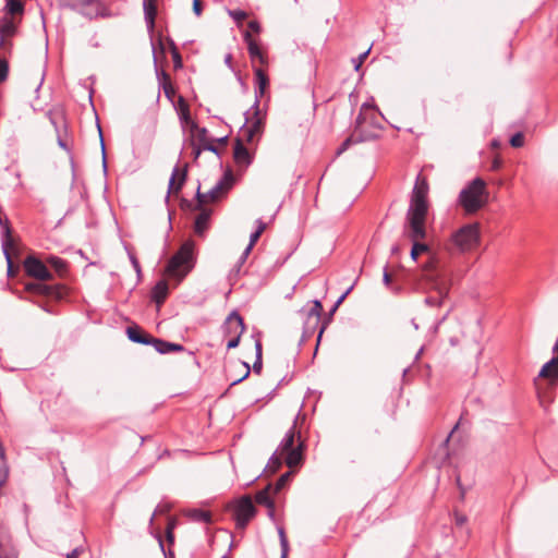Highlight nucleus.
<instances>
[{
    "mask_svg": "<svg viewBox=\"0 0 558 558\" xmlns=\"http://www.w3.org/2000/svg\"><path fill=\"white\" fill-rule=\"evenodd\" d=\"M429 185L428 181L422 174L416 177L414 187L410 196V205L407 211V236L412 241L410 256L416 262L420 254H428V259L423 265L426 277L432 278L439 267L440 259L426 243H422L427 235L425 222L428 214Z\"/></svg>",
    "mask_w": 558,
    "mask_h": 558,
    "instance_id": "nucleus-1",
    "label": "nucleus"
},
{
    "mask_svg": "<svg viewBox=\"0 0 558 558\" xmlns=\"http://www.w3.org/2000/svg\"><path fill=\"white\" fill-rule=\"evenodd\" d=\"M322 312L323 305L319 300L308 301L298 311V315L303 324L301 342H305L318 330L316 348L318 347L322 336L328 325L327 320L322 322Z\"/></svg>",
    "mask_w": 558,
    "mask_h": 558,
    "instance_id": "nucleus-2",
    "label": "nucleus"
},
{
    "mask_svg": "<svg viewBox=\"0 0 558 558\" xmlns=\"http://www.w3.org/2000/svg\"><path fill=\"white\" fill-rule=\"evenodd\" d=\"M195 243L185 241L179 251L169 259L166 272L170 278L181 281L195 266Z\"/></svg>",
    "mask_w": 558,
    "mask_h": 558,
    "instance_id": "nucleus-3",
    "label": "nucleus"
},
{
    "mask_svg": "<svg viewBox=\"0 0 558 558\" xmlns=\"http://www.w3.org/2000/svg\"><path fill=\"white\" fill-rule=\"evenodd\" d=\"M304 444L301 441L300 433L296 430V422L288 429L282 438L278 451L284 456L287 465L292 469L299 466L303 461Z\"/></svg>",
    "mask_w": 558,
    "mask_h": 558,
    "instance_id": "nucleus-4",
    "label": "nucleus"
},
{
    "mask_svg": "<svg viewBox=\"0 0 558 558\" xmlns=\"http://www.w3.org/2000/svg\"><path fill=\"white\" fill-rule=\"evenodd\" d=\"M486 191V183L481 178L472 180L459 195V203L468 214H473L480 210L485 202L483 196Z\"/></svg>",
    "mask_w": 558,
    "mask_h": 558,
    "instance_id": "nucleus-5",
    "label": "nucleus"
},
{
    "mask_svg": "<svg viewBox=\"0 0 558 558\" xmlns=\"http://www.w3.org/2000/svg\"><path fill=\"white\" fill-rule=\"evenodd\" d=\"M451 241L461 252L471 251L480 242V229L477 223H469L457 230Z\"/></svg>",
    "mask_w": 558,
    "mask_h": 558,
    "instance_id": "nucleus-6",
    "label": "nucleus"
},
{
    "mask_svg": "<svg viewBox=\"0 0 558 558\" xmlns=\"http://www.w3.org/2000/svg\"><path fill=\"white\" fill-rule=\"evenodd\" d=\"M233 177L230 172L223 174L220 180L206 193H202L199 189L196 193L198 207L203 206L207 202H216L223 194H226L232 186Z\"/></svg>",
    "mask_w": 558,
    "mask_h": 558,
    "instance_id": "nucleus-7",
    "label": "nucleus"
},
{
    "mask_svg": "<svg viewBox=\"0 0 558 558\" xmlns=\"http://www.w3.org/2000/svg\"><path fill=\"white\" fill-rule=\"evenodd\" d=\"M69 5L89 20L107 15L101 0H69Z\"/></svg>",
    "mask_w": 558,
    "mask_h": 558,
    "instance_id": "nucleus-8",
    "label": "nucleus"
},
{
    "mask_svg": "<svg viewBox=\"0 0 558 558\" xmlns=\"http://www.w3.org/2000/svg\"><path fill=\"white\" fill-rule=\"evenodd\" d=\"M256 508L248 496L239 499L233 506V518L236 527L244 529L250 520L255 515Z\"/></svg>",
    "mask_w": 558,
    "mask_h": 558,
    "instance_id": "nucleus-9",
    "label": "nucleus"
},
{
    "mask_svg": "<svg viewBox=\"0 0 558 558\" xmlns=\"http://www.w3.org/2000/svg\"><path fill=\"white\" fill-rule=\"evenodd\" d=\"M26 290L37 295H44L50 299L60 300L65 295L66 289L63 284H49L45 281L32 282L26 284Z\"/></svg>",
    "mask_w": 558,
    "mask_h": 558,
    "instance_id": "nucleus-10",
    "label": "nucleus"
},
{
    "mask_svg": "<svg viewBox=\"0 0 558 558\" xmlns=\"http://www.w3.org/2000/svg\"><path fill=\"white\" fill-rule=\"evenodd\" d=\"M24 268L28 276L37 280L49 281L52 280L53 278L47 265L34 256H28L25 259Z\"/></svg>",
    "mask_w": 558,
    "mask_h": 558,
    "instance_id": "nucleus-11",
    "label": "nucleus"
},
{
    "mask_svg": "<svg viewBox=\"0 0 558 558\" xmlns=\"http://www.w3.org/2000/svg\"><path fill=\"white\" fill-rule=\"evenodd\" d=\"M222 329L225 336H242L245 331V325L242 316L236 311H232L226 318Z\"/></svg>",
    "mask_w": 558,
    "mask_h": 558,
    "instance_id": "nucleus-12",
    "label": "nucleus"
},
{
    "mask_svg": "<svg viewBox=\"0 0 558 558\" xmlns=\"http://www.w3.org/2000/svg\"><path fill=\"white\" fill-rule=\"evenodd\" d=\"M128 338L135 343L145 344V345H153L155 350L157 351V341H159V338H155L148 332L144 331L138 326H131L126 329Z\"/></svg>",
    "mask_w": 558,
    "mask_h": 558,
    "instance_id": "nucleus-13",
    "label": "nucleus"
},
{
    "mask_svg": "<svg viewBox=\"0 0 558 558\" xmlns=\"http://www.w3.org/2000/svg\"><path fill=\"white\" fill-rule=\"evenodd\" d=\"M553 352L555 355L543 365L538 376L555 383L558 381V337L553 347Z\"/></svg>",
    "mask_w": 558,
    "mask_h": 558,
    "instance_id": "nucleus-14",
    "label": "nucleus"
},
{
    "mask_svg": "<svg viewBox=\"0 0 558 558\" xmlns=\"http://www.w3.org/2000/svg\"><path fill=\"white\" fill-rule=\"evenodd\" d=\"M254 74H255V82H256V88H255V101L252 106V109H257L260 102V98L264 96L266 88L269 85V78L265 71L260 68H254Z\"/></svg>",
    "mask_w": 558,
    "mask_h": 558,
    "instance_id": "nucleus-15",
    "label": "nucleus"
},
{
    "mask_svg": "<svg viewBox=\"0 0 558 558\" xmlns=\"http://www.w3.org/2000/svg\"><path fill=\"white\" fill-rule=\"evenodd\" d=\"M436 276L437 272L432 278L426 277L428 280L433 281L437 293V295H428L425 298V303L429 306H440L444 299L447 298L449 293L447 284L445 282H438Z\"/></svg>",
    "mask_w": 558,
    "mask_h": 558,
    "instance_id": "nucleus-16",
    "label": "nucleus"
},
{
    "mask_svg": "<svg viewBox=\"0 0 558 558\" xmlns=\"http://www.w3.org/2000/svg\"><path fill=\"white\" fill-rule=\"evenodd\" d=\"M244 124L260 137L264 129V118L260 114L259 107L257 109L251 108L245 112Z\"/></svg>",
    "mask_w": 558,
    "mask_h": 558,
    "instance_id": "nucleus-17",
    "label": "nucleus"
},
{
    "mask_svg": "<svg viewBox=\"0 0 558 558\" xmlns=\"http://www.w3.org/2000/svg\"><path fill=\"white\" fill-rule=\"evenodd\" d=\"M195 208L199 210V214L195 218L194 231L197 235L202 236L208 229L213 210L203 206L198 207V204Z\"/></svg>",
    "mask_w": 558,
    "mask_h": 558,
    "instance_id": "nucleus-18",
    "label": "nucleus"
},
{
    "mask_svg": "<svg viewBox=\"0 0 558 558\" xmlns=\"http://www.w3.org/2000/svg\"><path fill=\"white\" fill-rule=\"evenodd\" d=\"M244 40H245V43L247 45V50H248V54H250L251 60L253 62H255L257 60L260 64H266L267 63V57L263 53L260 47L252 38V36H251V34L248 32H246L244 34Z\"/></svg>",
    "mask_w": 558,
    "mask_h": 558,
    "instance_id": "nucleus-19",
    "label": "nucleus"
},
{
    "mask_svg": "<svg viewBox=\"0 0 558 558\" xmlns=\"http://www.w3.org/2000/svg\"><path fill=\"white\" fill-rule=\"evenodd\" d=\"M233 157L238 166L247 167L252 162V156L241 138L235 141Z\"/></svg>",
    "mask_w": 558,
    "mask_h": 558,
    "instance_id": "nucleus-20",
    "label": "nucleus"
},
{
    "mask_svg": "<svg viewBox=\"0 0 558 558\" xmlns=\"http://www.w3.org/2000/svg\"><path fill=\"white\" fill-rule=\"evenodd\" d=\"M156 73H157L159 88H161L163 90L165 96L169 100H172V98L175 94V89L171 83L170 75L163 70H158V68H156Z\"/></svg>",
    "mask_w": 558,
    "mask_h": 558,
    "instance_id": "nucleus-21",
    "label": "nucleus"
},
{
    "mask_svg": "<svg viewBox=\"0 0 558 558\" xmlns=\"http://www.w3.org/2000/svg\"><path fill=\"white\" fill-rule=\"evenodd\" d=\"M185 177H186V171L185 170L180 171L179 167L175 166L172 171L171 178L169 180L167 199L169 198L170 193L180 192V190L182 189V185L185 181Z\"/></svg>",
    "mask_w": 558,
    "mask_h": 558,
    "instance_id": "nucleus-22",
    "label": "nucleus"
},
{
    "mask_svg": "<svg viewBox=\"0 0 558 558\" xmlns=\"http://www.w3.org/2000/svg\"><path fill=\"white\" fill-rule=\"evenodd\" d=\"M169 292L168 283L165 280L158 281L155 287L151 290V299L157 304V306H160Z\"/></svg>",
    "mask_w": 558,
    "mask_h": 558,
    "instance_id": "nucleus-23",
    "label": "nucleus"
},
{
    "mask_svg": "<svg viewBox=\"0 0 558 558\" xmlns=\"http://www.w3.org/2000/svg\"><path fill=\"white\" fill-rule=\"evenodd\" d=\"M144 16L149 29H154L155 27V19L157 15V5L156 0H144L143 3Z\"/></svg>",
    "mask_w": 558,
    "mask_h": 558,
    "instance_id": "nucleus-24",
    "label": "nucleus"
},
{
    "mask_svg": "<svg viewBox=\"0 0 558 558\" xmlns=\"http://www.w3.org/2000/svg\"><path fill=\"white\" fill-rule=\"evenodd\" d=\"M369 138L371 137H368V136H362L361 134H357L356 132H354L352 135H350L349 137H347L342 142V144L338 147V149L336 151V155L340 156L347 149H349V147L352 146L353 144L362 143V142L367 141Z\"/></svg>",
    "mask_w": 558,
    "mask_h": 558,
    "instance_id": "nucleus-25",
    "label": "nucleus"
},
{
    "mask_svg": "<svg viewBox=\"0 0 558 558\" xmlns=\"http://www.w3.org/2000/svg\"><path fill=\"white\" fill-rule=\"evenodd\" d=\"M186 517L192 521L209 524L211 523V513L203 509H191L186 512Z\"/></svg>",
    "mask_w": 558,
    "mask_h": 558,
    "instance_id": "nucleus-26",
    "label": "nucleus"
},
{
    "mask_svg": "<svg viewBox=\"0 0 558 558\" xmlns=\"http://www.w3.org/2000/svg\"><path fill=\"white\" fill-rule=\"evenodd\" d=\"M157 352L160 354H167L170 352H182L184 351V347L179 343L169 342L160 339L157 341Z\"/></svg>",
    "mask_w": 558,
    "mask_h": 558,
    "instance_id": "nucleus-27",
    "label": "nucleus"
},
{
    "mask_svg": "<svg viewBox=\"0 0 558 558\" xmlns=\"http://www.w3.org/2000/svg\"><path fill=\"white\" fill-rule=\"evenodd\" d=\"M47 264L54 269L58 276L63 277L66 272V263L64 259L58 256H49L47 258Z\"/></svg>",
    "mask_w": 558,
    "mask_h": 558,
    "instance_id": "nucleus-28",
    "label": "nucleus"
},
{
    "mask_svg": "<svg viewBox=\"0 0 558 558\" xmlns=\"http://www.w3.org/2000/svg\"><path fill=\"white\" fill-rule=\"evenodd\" d=\"M263 369V347L262 342L257 340L255 342V362L253 364V372L255 374H260Z\"/></svg>",
    "mask_w": 558,
    "mask_h": 558,
    "instance_id": "nucleus-29",
    "label": "nucleus"
},
{
    "mask_svg": "<svg viewBox=\"0 0 558 558\" xmlns=\"http://www.w3.org/2000/svg\"><path fill=\"white\" fill-rule=\"evenodd\" d=\"M268 490H269V487H267V488H265L263 490H259L255 495V500H256L257 504L266 506L267 508L271 509L274 507V501L270 498Z\"/></svg>",
    "mask_w": 558,
    "mask_h": 558,
    "instance_id": "nucleus-30",
    "label": "nucleus"
},
{
    "mask_svg": "<svg viewBox=\"0 0 558 558\" xmlns=\"http://www.w3.org/2000/svg\"><path fill=\"white\" fill-rule=\"evenodd\" d=\"M5 9L11 15L22 14L24 12V3L21 0H7Z\"/></svg>",
    "mask_w": 558,
    "mask_h": 558,
    "instance_id": "nucleus-31",
    "label": "nucleus"
},
{
    "mask_svg": "<svg viewBox=\"0 0 558 558\" xmlns=\"http://www.w3.org/2000/svg\"><path fill=\"white\" fill-rule=\"evenodd\" d=\"M191 130L192 132H195V137L202 145L207 143L208 131L206 128H199L194 121H192Z\"/></svg>",
    "mask_w": 558,
    "mask_h": 558,
    "instance_id": "nucleus-32",
    "label": "nucleus"
},
{
    "mask_svg": "<svg viewBox=\"0 0 558 558\" xmlns=\"http://www.w3.org/2000/svg\"><path fill=\"white\" fill-rule=\"evenodd\" d=\"M282 464L281 458L278 456V450L272 453L269 458V461L266 465L265 471H269L270 473H275Z\"/></svg>",
    "mask_w": 558,
    "mask_h": 558,
    "instance_id": "nucleus-33",
    "label": "nucleus"
},
{
    "mask_svg": "<svg viewBox=\"0 0 558 558\" xmlns=\"http://www.w3.org/2000/svg\"><path fill=\"white\" fill-rule=\"evenodd\" d=\"M279 539H280V547H281V557L280 558H287L289 553V543L286 535V532L283 527L278 529Z\"/></svg>",
    "mask_w": 558,
    "mask_h": 558,
    "instance_id": "nucleus-34",
    "label": "nucleus"
},
{
    "mask_svg": "<svg viewBox=\"0 0 558 558\" xmlns=\"http://www.w3.org/2000/svg\"><path fill=\"white\" fill-rule=\"evenodd\" d=\"M259 136L256 135L251 129H248V126H246L245 124H243V126L241 128V140L242 142H247V143H253L256 138H258Z\"/></svg>",
    "mask_w": 558,
    "mask_h": 558,
    "instance_id": "nucleus-35",
    "label": "nucleus"
},
{
    "mask_svg": "<svg viewBox=\"0 0 558 558\" xmlns=\"http://www.w3.org/2000/svg\"><path fill=\"white\" fill-rule=\"evenodd\" d=\"M2 36H12L15 33V25L9 21L3 24L0 28ZM3 37L0 39V44L2 43Z\"/></svg>",
    "mask_w": 558,
    "mask_h": 558,
    "instance_id": "nucleus-36",
    "label": "nucleus"
},
{
    "mask_svg": "<svg viewBox=\"0 0 558 558\" xmlns=\"http://www.w3.org/2000/svg\"><path fill=\"white\" fill-rule=\"evenodd\" d=\"M171 54L173 59L174 69H181L183 66L181 54L178 48L172 43Z\"/></svg>",
    "mask_w": 558,
    "mask_h": 558,
    "instance_id": "nucleus-37",
    "label": "nucleus"
},
{
    "mask_svg": "<svg viewBox=\"0 0 558 558\" xmlns=\"http://www.w3.org/2000/svg\"><path fill=\"white\" fill-rule=\"evenodd\" d=\"M524 144V135L521 132L513 134L510 138V145L514 148L522 147Z\"/></svg>",
    "mask_w": 558,
    "mask_h": 558,
    "instance_id": "nucleus-38",
    "label": "nucleus"
},
{
    "mask_svg": "<svg viewBox=\"0 0 558 558\" xmlns=\"http://www.w3.org/2000/svg\"><path fill=\"white\" fill-rule=\"evenodd\" d=\"M9 477V466L4 461H2V464L0 465V487L3 486Z\"/></svg>",
    "mask_w": 558,
    "mask_h": 558,
    "instance_id": "nucleus-39",
    "label": "nucleus"
},
{
    "mask_svg": "<svg viewBox=\"0 0 558 558\" xmlns=\"http://www.w3.org/2000/svg\"><path fill=\"white\" fill-rule=\"evenodd\" d=\"M291 475H292V472L290 471V472H287V473L282 474V475L278 478V481H277V483H276V490H277V492H278V490H280V489H282V488L286 486V484L289 482V480H290Z\"/></svg>",
    "mask_w": 558,
    "mask_h": 558,
    "instance_id": "nucleus-40",
    "label": "nucleus"
},
{
    "mask_svg": "<svg viewBox=\"0 0 558 558\" xmlns=\"http://www.w3.org/2000/svg\"><path fill=\"white\" fill-rule=\"evenodd\" d=\"M9 74V64L7 60L0 59V83L4 82L8 78Z\"/></svg>",
    "mask_w": 558,
    "mask_h": 558,
    "instance_id": "nucleus-41",
    "label": "nucleus"
},
{
    "mask_svg": "<svg viewBox=\"0 0 558 558\" xmlns=\"http://www.w3.org/2000/svg\"><path fill=\"white\" fill-rule=\"evenodd\" d=\"M369 53V49L364 51L363 53H361L357 59H354L353 62H354V69L355 71H359V69L361 68L362 63L364 62V60L366 59V57L368 56Z\"/></svg>",
    "mask_w": 558,
    "mask_h": 558,
    "instance_id": "nucleus-42",
    "label": "nucleus"
},
{
    "mask_svg": "<svg viewBox=\"0 0 558 558\" xmlns=\"http://www.w3.org/2000/svg\"><path fill=\"white\" fill-rule=\"evenodd\" d=\"M230 15L236 21V22H241L243 20L246 19L247 14L246 12L242 11V10H235V11H230Z\"/></svg>",
    "mask_w": 558,
    "mask_h": 558,
    "instance_id": "nucleus-43",
    "label": "nucleus"
},
{
    "mask_svg": "<svg viewBox=\"0 0 558 558\" xmlns=\"http://www.w3.org/2000/svg\"><path fill=\"white\" fill-rule=\"evenodd\" d=\"M241 337L242 336H232V337H230L229 341L227 342V349L228 350L235 349L239 345V343H240Z\"/></svg>",
    "mask_w": 558,
    "mask_h": 558,
    "instance_id": "nucleus-44",
    "label": "nucleus"
},
{
    "mask_svg": "<svg viewBox=\"0 0 558 558\" xmlns=\"http://www.w3.org/2000/svg\"><path fill=\"white\" fill-rule=\"evenodd\" d=\"M83 550L84 548L82 546L75 547L72 551L65 555V558H78Z\"/></svg>",
    "mask_w": 558,
    "mask_h": 558,
    "instance_id": "nucleus-45",
    "label": "nucleus"
},
{
    "mask_svg": "<svg viewBox=\"0 0 558 558\" xmlns=\"http://www.w3.org/2000/svg\"><path fill=\"white\" fill-rule=\"evenodd\" d=\"M243 366L245 367V373H244V375H243L241 378H239V379L234 380V381L232 383V385L239 384L240 381H242V380H244L246 377H248V375H250V373H251L250 365H248L246 362H243Z\"/></svg>",
    "mask_w": 558,
    "mask_h": 558,
    "instance_id": "nucleus-46",
    "label": "nucleus"
},
{
    "mask_svg": "<svg viewBox=\"0 0 558 558\" xmlns=\"http://www.w3.org/2000/svg\"><path fill=\"white\" fill-rule=\"evenodd\" d=\"M466 522V517L460 513L454 514V523L458 526H462Z\"/></svg>",
    "mask_w": 558,
    "mask_h": 558,
    "instance_id": "nucleus-47",
    "label": "nucleus"
},
{
    "mask_svg": "<svg viewBox=\"0 0 558 558\" xmlns=\"http://www.w3.org/2000/svg\"><path fill=\"white\" fill-rule=\"evenodd\" d=\"M167 510H168V508L166 506L165 507L163 506H158L157 509L155 510V512L153 513V515L149 519V525H153L156 513H162V512H166Z\"/></svg>",
    "mask_w": 558,
    "mask_h": 558,
    "instance_id": "nucleus-48",
    "label": "nucleus"
},
{
    "mask_svg": "<svg viewBox=\"0 0 558 558\" xmlns=\"http://www.w3.org/2000/svg\"><path fill=\"white\" fill-rule=\"evenodd\" d=\"M193 11L199 16L202 14V2L201 0H193Z\"/></svg>",
    "mask_w": 558,
    "mask_h": 558,
    "instance_id": "nucleus-49",
    "label": "nucleus"
},
{
    "mask_svg": "<svg viewBox=\"0 0 558 558\" xmlns=\"http://www.w3.org/2000/svg\"><path fill=\"white\" fill-rule=\"evenodd\" d=\"M130 259H131V264H132L134 270L137 274H140L141 272V265H140L137 258L134 255L130 254Z\"/></svg>",
    "mask_w": 558,
    "mask_h": 558,
    "instance_id": "nucleus-50",
    "label": "nucleus"
},
{
    "mask_svg": "<svg viewBox=\"0 0 558 558\" xmlns=\"http://www.w3.org/2000/svg\"><path fill=\"white\" fill-rule=\"evenodd\" d=\"M383 281H384V284H385L386 287H390V283H391V276H390V274L388 272L387 267H385V269H384Z\"/></svg>",
    "mask_w": 558,
    "mask_h": 558,
    "instance_id": "nucleus-51",
    "label": "nucleus"
},
{
    "mask_svg": "<svg viewBox=\"0 0 558 558\" xmlns=\"http://www.w3.org/2000/svg\"><path fill=\"white\" fill-rule=\"evenodd\" d=\"M256 227L255 231L262 234L266 230L267 225L262 219H257Z\"/></svg>",
    "mask_w": 558,
    "mask_h": 558,
    "instance_id": "nucleus-52",
    "label": "nucleus"
},
{
    "mask_svg": "<svg viewBox=\"0 0 558 558\" xmlns=\"http://www.w3.org/2000/svg\"><path fill=\"white\" fill-rule=\"evenodd\" d=\"M203 149L208 150V151H211V153H214V154H216V155H218V154H219L218 148H217L214 144H211V143H206V144H204V145H203Z\"/></svg>",
    "mask_w": 558,
    "mask_h": 558,
    "instance_id": "nucleus-53",
    "label": "nucleus"
},
{
    "mask_svg": "<svg viewBox=\"0 0 558 558\" xmlns=\"http://www.w3.org/2000/svg\"><path fill=\"white\" fill-rule=\"evenodd\" d=\"M157 538H158L160 549L162 550V553L165 555V558H168V556H173V553L171 550H169L168 553L165 550L163 541L161 539L160 535H158Z\"/></svg>",
    "mask_w": 558,
    "mask_h": 558,
    "instance_id": "nucleus-54",
    "label": "nucleus"
},
{
    "mask_svg": "<svg viewBox=\"0 0 558 558\" xmlns=\"http://www.w3.org/2000/svg\"><path fill=\"white\" fill-rule=\"evenodd\" d=\"M502 161L500 158L496 157L492 162V170L497 171L501 168Z\"/></svg>",
    "mask_w": 558,
    "mask_h": 558,
    "instance_id": "nucleus-55",
    "label": "nucleus"
},
{
    "mask_svg": "<svg viewBox=\"0 0 558 558\" xmlns=\"http://www.w3.org/2000/svg\"><path fill=\"white\" fill-rule=\"evenodd\" d=\"M181 119L185 122H192L191 121V117H190V111H189V108L185 107L184 109H182V112H181Z\"/></svg>",
    "mask_w": 558,
    "mask_h": 558,
    "instance_id": "nucleus-56",
    "label": "nucleus"
},
{
    "mask_svg": "<svg viewBox=\"0 0 558 558\" xmlns=\"http://www.w3.org/2000/svg\"><path fill=\"white\" fill-rule=\"evenodd\" d=\"M260 235H262V234H260V233H258L257 231H254V232L250 235V244H251V246H254V245H255V243L258 241V239H259V236H260Z\"/></svg>",
    "mask_w": 558,
    "mask_h": 558,
    "instance_id": "nucleus-57",
    "label": "nucleus"
},
{
    "mask_svg": "<svg viewBox=\"0 0 558 558\" xmlns=\"http://www.w3.org/2000/svg\"><path fill=\"white\" fill-rule=\"evenodd\" d=\"M100 145H101V150H102L104 168L106 169V167H107V162H106V150H105V142H104L102 133H101V132H100Z\"/></svg>",
    "mask_w": 558,
    "mask_h": 558,
    "instance_id": "nucleus-58",
    "label": "nucleus"
},
{
    "mask_svg": "<svg viewBox=\"0 0 558 558\" xmlns=\"http://www.w3.org/2000/svg\"><path fill=\"white\" fill-rule=\"evenodd\" d=\"M253 247H254V246H251V244H250V243L247 244V246L245 247V250H244V251H243V253L241 254V256H242V260H246V259H247V257H248V255H250V253H251V251H252V248H253Z\"/></svg>",
    "mask_w": 558,
    "mask_h": 558,
    "instance_id": "nucleus-59",
    "label": "nucleus"
},
{
    "mask_svg": "<svg viewBox=\"0 0 558 558\" xmlns=\"http://www.w3.org/2000/svg\"><path fill=\"white\" fill-rule=\"evenodd\" d=\"M253 247H254V246H251V244H250V243L247 244V246L245 247V250H244V251H243V253L241 254V256H242V260H246V259H247V257H248V255H250V253H251V251H252V248H253Z\"/></svg>",
    "mask_w": 558,
    "mask_h": 558,
    "instance_id": "nucleus-60",
    "label": "nucleus"
},
{
    "mask_svg": "<svg viewBox=\"0 0 558 558\" xmlns=\"http://www.w3.org/2000/svg\"><path fill=\"white\" fill-rule=\"evenodd\" d=\"M232 59H233V57H232V54H231V53L226 54V57H225V63H226V65H227L229 69H231V70L233 71Z\"/></svg>",
    "mask_w": 558,
    "mask_h": 558,
    "instance_id": "nucleus-61",
    "label": "nucleus"
},
{
    "mask_svg": "<svg viewBox=\"0 0 558 558\" xmlns=\"http://www.w3.org/2000/svg\"><path fill=\"white\" fill-rule=\"evenodd\" d=\"M166 537H167V542L169 544H173V542H174V534H173V532H171V530H166Z\"/></svg>",
    "mask_w": 558,
    "mask_h": 558,
    "instance_id": "nucleus-62",
    "label": "nucleus"
},
{
    "mask_svg": "<svg viewBox=\"0 0 558 558\" xmlns=\"http://www.w3.org/2000/svg\"><path fill=\"white\" fill-rule=\"evenodd\" d=\"M248 27L254 31V32H258L259 31V24L256 22V21H251L248 23Z\"/></svg>",
    "mask_w": 558,
    "mask_h": 558,
    "instance_id": "nucleus-63",
    "label": "nucleus"
},
{
    "mask_svg": "<svg viewBox=\"0 0 558 558\" xmlns=\"http://www.w3.org/2000/svg\"><path fill=\"white\" fill-rule=\"evenodd\" d=\"M241 271V267H239V265H234V267L231 269L230 271V276H238Z\"/></svg>",
    "mask_w": 558,
    "mask_h": 558,
    "instance_id": "nucleus-64",
    "label": "nucleus"
}]
</instances>
